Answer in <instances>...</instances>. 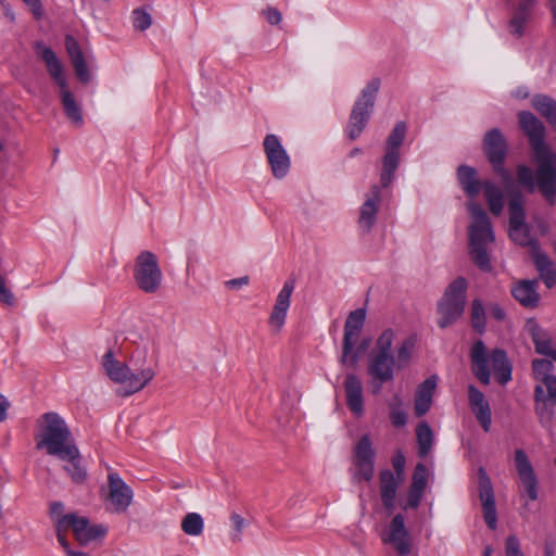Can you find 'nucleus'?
I'll use <instances>...</instances> for the list:
<instances>
[{
	"mask_svg": "<svg viewBox=\"0 0 556 556\" xmlns=\"http://www.w3.org/2000/svg\"><path fill=\"white\" fill-rule=\"evenodd\" d=\"M203 519L201 515L197 513L187 514L181 522V529L188 535H200L203 531Z\"/></svg>",
	"mask_w": 556,
	"mask_h": 556,
	"instance_id": "40",
	"label": "nucleus"
},
{
	"mask_svg": "<svg viewBox=\"0 0 556 556\" xmlns=\"http://www.w3.org/2000/svg\"><path fill=\"white\" fill-rule=\"evenodd\" d=\"M413 350L414 341L412 339H406L402 342L396 351V357H394L396 369L405 368L409 364Z\"/></svg>",
	"mask_w": 556,
	"mask_h": 556,
	"instance_id": "42",
	"label": "nucleus"
},
{
	"mask_svg": "<svg viewBox=\"0 0 556 556\" xmlns=\"http://www.w3.org/2000/svg\"><path fill=\"white\" fill-rule=\"evenodd\" d=\"M525 200L520 192L515 193L508 202L509 229L508 236L516 244L529 248L530 253L540 249L536 237L532 233V228L526 223Z\"/></svg>",
	"mask_w": 556,
	"mask_h": 556,
	"instance_id": "10",
	"label": "nucleus"
},
{
	"mask_svg": "<svg viewBox=\"0 0 556 556\" xmlns=\"http://www.w3.org/2000/svg\"><path fill=\"white\" fill-rule=\"evenodd\" d=\"M134 492L131 488L116 472L108 475V493L105 500L109 509L115 514H124L132 503Z\"/></svg>",
	"mask_w": 556,
	"mask_h": 556,
	"instance_id": "18",
	"label": "nucleus"
},
{
	"mask_svg": "<svg viewBox=\"0 0 556 556\" xmlns=\"http://www.w3.org/2000/svg\"><path fill=\"white\" fill-rule=\"evenodd\" d=\"M263 15L266 18V21L271 25H277L281 22V13L271 7L266 8L263 10Z\"/></svg>",
	"mask_w": 556,
	"mask_h": 556,
	"instance_id": "53",
	"label": "nucleus"
},
{
	"mask_svg": "<svg viewBox=\"0 0 556 556\" xmlns=\"http://www.w3.org/2000/svg\"><path fill=\"white\" fill-rule=\"evenodd\" d=\"M457 179L464 192L471 199L483 189V181L477 178V170L471 166L460 165L457 168Z\"/></svg>",
	"mask_w": 556,
	"mask_h": 556,
	"instance_id": "33",
	"label": "nucleus"
},
{
	"mask_svg": "<svg viewBox=\"0 0 556 556\" xmlns=\"http://www.w3.org/2000/svg\"><path fill=\"white\" fill-rule=\"evenodd\" d=\"M230 520L233 527V532H231L230 539L232 543H238L241 541V533L245 527V520L237 513L231 514Z\"/></svg>",
	"mask_w": 556,
	"mask_h": 556,
	"instance_id": "48",
	"label": "nucleus"
},
{
	"mask_svg": "<svg viewBox=\"0 0 556 556\" xmlns=\"http://www.w3.org/2000/svg\"><path fill=\"white\" fill-rule=\"evenodd\" d=\"M366 312L363 308H357L351 312L344 324V334L342 344L341 363L355 366L358 362V353H352L353 346L356 343L359 332L364 326Z\"/></svg>",
	"mask_w": 556,
	"mask_h": 556,
	"instance_id": "16",
	"label": "nucleus"
},
{
	"mask_svg": "<svg viewBox=\"0 0 556 556\" xmlns=\"http://www.w3.org/2000/svg\"><path fill=\"white\" fill-rule=\"evenodd\" d=\"M416 437L418 443V454L420 457H426L430 452L433 443V432L427 422H421L417 426Z\"/></svg>",
	"mask_w": 556,
	"mask_h": 556,
	"instance_id": "37",
	"label": "nucleus"
},
{
	"mask_svg": "<svg viewBox=\"0 0 556 556\" xmlns=\"http://www.w3.org/2000/svg\"><path fill=\"white\" fill-rule=\"evenodd\" d=\"M518 122L529 138L538 166L533 172L527 165H518L517 181L528 192L539 190L547 204L553 206L556 203V154L544 141L545 126L528 111L519 112Z\"/></svg>",
	"mask_w": 556,
	"mask_h": 556,
	"instance_id": "1",
	"label": "nucleus"
},
{
	"mask_svg": "<svg viewBox=\"0 0 556 556\" xmlns=\"http://www.w3.org/2000/svg\"><path fill=\"white\" fill-rule=\"evenodd\" d=\"M34 50L45 62L49 75L60 89V100L66 117L74 126L81 127L84 124L81 106L68 88L62 63L54 51L41 41L34 43Z\"/></svg>",
	"mask_w": 556,
	"mask_h": 556,
	"instance_id": "4",
	"label": "nucleus"
},
{
	"mask_svg": "<svg viewBox=\"0 0 556 556\" xmlns=\"http://www.w3.org/2000/svg\"><path fill=\"white\" fill-rule=\"evenodd\" d=\"M467 280L458 277L453 280L438 303V326L442 329L454 324L464 313L466 305Z\"/></svg>",
	"mask_w": 556,
	"mask_h": 556,
	"instance_id": "9",
	"label": "nucleus"
},
{
	"mask_svg": "<svg viewBox=\"0 0 556 556\" xmlns=\"http://www.w3.org/2000/svg\"><path fill=\"white\" fill-rule=\"evenodd\" d=\"M547 5L552 13L553 23L556 25V0H548Z\"/></svg>",
	"mask_w": 556,
	"mask_h": 556,
	"instance_id": "62",
	"label": "nucleus"
},
{
	"mask_svg": "<svg viewBox=\"0 0 556 556\" xmlns=\"http://www.w3.org/2000/svg\"><path fill=\"white\" fill-rule=\"evenodd\" d=\"M525 329L530 336L538 354L545 355L546 353H551L549 350L553 348V337L548 330L541 327L533 318L527 320Z\"/></svg>",
	"mask_w": 556,
	"mask_h": 556,
	"instance_id": "30",
	"label": "nucleus"
},
{
	"mask_svg": "<svg viewBox=\"0 0 556 556\" xmlns=\"http://www.w3.org/2000/svg\"><path fill=\"white\" fill-rule=\"evenodd\" d=\"M23 2L29 8L36 18L41 17L42 5L40 0H23Z\"/></svg>",
	"mask_w": 556,
	"mask_h": 556,
	"instance_id": "57",
	"label": "nucleus"
},
{
	"mask_svg": "<svg viewBox=\"0 0 556 556\" xmlns=\"http://www.w3.org/2000/svg\"><path fill=\"white\" fill-rule=\"evenodd\" d=\"M532 105L556 130V101L547 96L536 94L532 98Z\"/></svg>",
	"mask_w": 556,
	"mask_h": 556,
	"instance_id": "34",
	"label": "nucleus"
},
{
	"mask_svg": "<svg viewBox=\"0 0 556 556\" xmlns=\"http://www.w3.org/2000/svg\"><path fill=\"white\" fill-rule=\"evenodd\" d=\"M380 86V78L375 77L370 79L353 104L346 125V134L351 140L358 138L367 126L374 112Z\"/></svg>",
	"mask_w": 556,
	"mask_h": 556,
	"instance_id": "8",
	"label": "nucleus"
},
{
	"mask_svg": "<svg viewBox=\"0 0 556 556\" xmlns=\"http://www.w3.org/2000/svg\"><path fill=\"white\" fill-rule=\"evenodd\" d=\"M468 402L482 429L489 432L492 424L491 407L484 394L473 384L468 386Z\"/></svg>",
	"mask_w": 556,
	"mask_h": 556,
	"instance_id": "22",
	"label": "nucleus"
},
{
	"mask_svg": "<svg viewBox=\"0 0 556 556\" xmlns=\"http://www.w3.org/2000/svg\"><path fill=\"white\" fill-rule=\"evenodd\" d=\"M515 466L519 478V493L521 498L536 501L539 497V480L528 455L521 448L515 451Z\"/></svg>",
	"mask_w": 556,
	"mask_h": 556,
	"instance_id": "15",
	"label": "nucleus"
},
{
	"mask_svg": "<svg viewBox=\"0 0 556 556\" xmlns=\"http://www.w3.org/2000/svg\"><path fill=\"white\" fill-rule=\"evenodd\" d=\"M134 280L144 293H155L163 280L157 257L150 251H142L135 260Z\"/></svg>",
	"mask_w": 556,
	"mask_h": 556,
	"instance_id": "12",
	"label": "nucleus"
},
{
	"mask_svg": "<svg viewBox=\"0 0 556 556\" xmlns=\"http://www.w3.org/2000/svg\"><path fill=\"white\" fill-rule=\"evenodd\" d=\"M470 362L473 376L484 386L491 381L489 362L500 384L505 386L511 380L513 367L504 350L495 349L488 356L484 343L478 340L471 346Z\"/></svg>",
	"mask_w": 556,
	"mask_h": 556,
	"instance_id": "5",
	"label": "nucleus"
},
{
	"mask_svg": "<svg viewBox=\"0 0 556 556\" xmlns=\"http://www.w3.org/2000/svg\"><path fill=\"white\" fill-rule=\"evenodd\" d=\"M437 387V377L427 378L416 390L414 410L417 417L427 414L432 404V396Z\"/></svg>",
	"mask_w": 556,
	"mask_h": 556,
	"instance_id": "31",
	"label": "nucleus"
},
{
	"mask_svg": "<svg viewBox=\"0 0 556 556\" xmlns=\"http://www.w3.org/2000/svg\"><path fill=\"white\" fill-rule=\"evenodd\" d=\"M551 353H546L545 356H549L553 361L556 362V349H551L549 350Z\"/></svg>",
	"mask_w": 556,
	"mask_h": 556,
	"instance_id": "64",
	"label": "nucleus"
},
{
	"mask_svg": "<svg viewBox=\"0 0 556 556\" xmlns=\"http://www.w3.org/2000/svg\"><path fill=\"white\" fill-rule=\"evenodd\" d=\"M467 208L471 215V224L468 229L470 257L481 270L490 271L492 265L486 247L494 241L491 220L479 204L469 202Z\"/></svg>",
	"mask_w": 556,
	"mask_h": 556,
	"instance_id": "6",
	"label": "nucleus"
},
{
	"mask_svg": "<svg viewBox=\"0 0 556 556\" xmlns=\"http://www.w3.org/2000/svg\"><path fill=\"white\" fill-rule=\"evenodd\" d=\"M545 390V399L556 403V376L547 378L546 381L540 383Z\"/></svg>",
	"mask_w": 556,
	"mask_h": 556,
	"instance_id": "52",
	"label": "nucleus"
},
{
	"mask_svg": "<svg viewBox=\"0 0 556 556\" xmlns=\"http://www.w3.org/2000/svg\"><path fill=\"white\" fill-rule=\"evenodd\" d=\"M513 298L523 307L535 308L540 303L538 280H518L511 287Z\"/></svg>",
	"mask_w": 556,
	"mask_h": 556,
	"instance_id": "23",
	"label": "nucleus"
},
{
	"mask_svg": "<svg viewBox=\"0 0 556 556\" xmlns=\"http://www.w3.org/2000/svg\"><path fill=\"white\" fill-rule=\"evenodd\" d=\"M427 485V468L424 464H417L413 475V482L410 486L425 492Z\"/></svg>",
	"mask_w": 556,
	"mask_h": 556,
	"instance_id": "47",
	"label": "nucleus"
},
{
	"mask_svg": "<svg viewBox=\"0 0 556 556\" xmlns=\"http://www.w3.org/2000/svg\"><path fill=\"white\" fill-rule=\"evenodd\" d=\"M505 554L506 556H523L520 548V542L517 536L510 535L506 539Z\"/></svg>",
	"mask_w": 556,
	"mask_h": 556,
	"instance_id": "50",
	"label": "nucleus"
},
{
	"mask_svg": "<svg viewBox=\"0 0 556 556\" xmlns=\"http://www.w3.org/2000/svg\"><path fill=\"white\" fill-rule=\"evenodd\" d=\"M479 475V498L482 504L483 518L491 530H495L497 526V514L495 508L494 491L490 477L484 468L480 467Z\"/></svg>",
	"mask_w": 556,
	"mask_h": 556,
	"instance_id": "20",
	"label": "nucleus"
},
{
	"mask_svg": "<svg viewBox=\"0 0 556 556\" xmlns=\"http://www.w3.org/2000/svg\"><path fill=\"white\" fill-rule=\"evenodd\" d=\"M10 403L7 397L0 394V422L5 420L7 418V409L9 408Z\"/></svg>",
	"mask_w": 556,
	"mask_h": 556,
	"instance_id": "60",
	"label": "nucleus"
},
{
	"mask_svg": "<svg viewBox=\"0 0 556 556\" xmlns=\"http://www.w3.org/2000/svg\"><path fill=\"white\" fill-rule=\"evenodd\" d=\"M73 452L70 454L63 453L58 456L59 459L65 462L63 469L70 476L71 480L76 484H83L86 482L88 472L86 467L83 465L80 452L76 446L73 447Z\"/></svg>",
	"mask_w": 556,
	"mask_h": 556,
	"instance_id": "29",
	"label": "nucleus"
},
{
	"mask_svg": "<svg viewBox=\"0 0 556 556\" xmlns=\"http://www.w3.org/2000/svg\"><path fill=\"white\" fill-rule=\"evenodd\" d=\"M64 549H65V552H66L67 556H87V554H86V553H84V552H74V551H71V549H70V546H68L67 548H64Z\"/></svg>",
	"mask_w": 556,
	"mask_h": 556,
	"instance_id": "63",
	"label": "nucleus"
},
{
	"mask_svg": "<svg viewBox=\"0 0 556 556\" xmlns=\"http://www.w3.org/2000/svg\"><path fill=\"white\" fill-rule=\"evenodd\" d=\"M0 5L3 10L5 17L12 23L15 22V14L11 5L5 0H0Z\"/></svg>",
	"mask_w": 556,
	"mask_h": 556,
	"instance_id": "59",
	"label": "nucleus"
},
{
	"mask_svg": "<svg viewBox=\"0 0 556 556\" xmlns=\"http://www.w3.org/2000/svg\"><path fill=\"white\" fill-rule=\"evenodd\" d=\"M70 529L73 530L75 539L81 545L100 539L106 533L104 526L91 525L86 517H78L76 514H67L61 517L56 522V536L63 548H67L70 545L65 538V533Z\"/></svg>",
	"mask_w": 556,
	"mask_h": 556,
	"instance_id": "11",
	"label": "nucleus"
},
{
	"mask_svg": "<svg viewBox=\"0 0 556 556\" xmlns=\"http://www.w3.org/2000/svg\"><path fill=\"white\" fill-rule=\"evenodd\" d=\"M152 24L151 15L142 10V9H136L132 12V25L138 30H146L148 29Z\"/></svg>",
	"mask_w": 556,
	"mask_h": 556,
	"instance_id": "46",
	"label": "nucleus"
},
{
	"mask_svg": "<svg viewBox=\"0 0 556 556\" xmlns=\"http://www.w3.org/2000/svg\"><path fill=\"white\" fill-rule=\"evenodd\" d=\"M422 495H424V492L418 490V489H415L413 486H409V491H408V496H407V502L406 504L403 506L404 509H408V508H417L421 502V498H422Z\"/></svg>",
	"mask_w": 556,
	"mask_h": 556,
	"instance_id": "51",
	"label": "nucleus"
},
{
	"mask_svg": "<svg viewBox=\"0 0 556 556\" xmlns=\"http://www.w3.org/2000/svg\"><path fill=\"white\" fill-rule=\"evenodd\" d=\"M489 314L492 318H494L497 321H503L506 317L505 309L496 303L491 304L489 306Z\"/></svg>",
	"mask_w": 556,
	"mask_h": 556,
	"instance_id": "55",
	"label": "nucleus"
},
{
	"mask_svg": "<svg viewBox=\"0 0 556 556\" xmlns=\"http://www.w3.org/2000/svg\"><path fill=\"white\" fill-rule=\"evenodd\" d=\"M470 315L473 329L482 333L485 330V311L480 300L472 301Z\"/></svg>",
	"mask_w": 556,
	"mask_h": 556,
	"instance_id": "41",
	"label": "nucleus"
},
{
	"mask_svg": "<svg viewBox=\"0 0 556 556\" xmlns=\"http://www.w3.org/2000/svg\"><path fill=\"white\" fill-rule=\"evenodd\" d=\"M406 124L404 122H399L395 124L391 134L387 139L386 151L400 153L399 149L403 144L405 135H406Z\"/></svg>",
	"mask_w": 556,
	"mask_h": 556,
	"instance_id": "38",
	"label": "nucleus"
},
{
	"mask_svg": "<svg viewBox=\"0 0 556 556\" xmlns=\"http://www.w3.org/2000/svg\"><path fill=\"white\" fill-rule=\"evenodd\" d=\"M529 18H530V14L517 9L509 22L510 34L514 36H517V37L522 36L523 26L529 21Z\"/></svg>",
	"mask_w": 556,
	"mask_h": 556,
	"instance_id": "45",
	"label": "nucleus"
},
{
	"mask_svg": "<svg viewBox=\"0 0 556 556\" xmlns=\"http://www.w3.org/2000/svg\"><path fill=\"white\" fill-rule=\"evenodd\" d=\"M392 465L394 467V470H395V477L402 479L403 477V472H404V467H405V457L403 454L401 453H397L393 459H392Z\"/></svg>",
	"mask_w": 556,
	"mask_h": 556,
	"instance_id": "54",
	"label": "nucleus"
},
{
	"mask_svg": "<svg viewBox=\"0 0 556 556\" xmlns=\"http://www.w3.org/2000/svg\"><path fill=\"white\" fill-rule=\"evenodd\" d=\"M534 412L539 419L540 425L551 430L554 422L556 403L545 399V390L541 384H536L534 388Z\"/></svg>",
	"mask_w": 556,
	"mask_h": 556,
	"instance_id": "25",
	"label": "nucleus"
},
{
	"mask_svg": "<svg viewBox=\"0 0 556 556\" xmlns=\"http://www.w3.org/2000/svg\"><path fill=\"white\" fill-rule=\"evenodd\" d=\"M554 370V364L549 359L540 358L532 362V374L533 378L540 383L547 380V378L554 377L552 375Z\"/></svg>",
	"mask_w": 556,
	"mask_h": 556,
	"instance_id": "39",
	"label": "nucleus"
},
{
	"mask_svg": "<svg viewBox=\"0 0 556 556\" xmlns=\"http://www.w3.org/2000/svg\"><path fill=\"white\" fill-rule=\"evenodd\" d=\"M63 511H64V505L62 502H52L50 504L49 513H50L51 518L55 519V523L58 522V520L61 517L65 516V515H63Z\"/></svg>",
	"mask_w": 556,
	"mask_h": 556,
	"instance_id": "56",
	"label": "nucleus"
},
{
	"mask_svg": "<svg viewBox=\"0 0 556 556\" xmlns=\"http://www.w3.org/2000/svg\"><path fill=\"white\" fill-rule=\"evenodd\" d=\"M344 389L348 407L354 415L361 416L364 412L362 381L355 375L350 374L345 378Z\"/></svg>",
	"mask_w": 556,
	"mask_h": 556,
	"instance_id": "28",
	"label": "nucleus"
},
{
	"mask_svg": "<svg viewBox=\"0 0 556 556\" xmlns=\"http://www.w3.org/2000/svg\"><path fill=\"white\" fill-rule=\"evenodd\" d=\"M379 479L382 504L391 513L395 508L396 492L402 479L395 477L390 469L381 470Z\"/></svg>",
	"mask_w": 556,
	"mask_h": 556,
	"instance_id": "27",
	"label": "nucleus"
},
{
	"mask_svg": "<svg viewBox=\"0 0 556 556\" xmlns=\"http://www.w3.org/2000/svg\"><path fill=\"white\" fill-rule=\"evenodd\" d=\"M375 450L368 434H364L355 444L351 457V477L354 484L369 482L375 475Z\"/></svg>",
	"mask_w": 556,
	"mask_h": 556,
	"instance_id": "13",
	"label": "nucleus"
},
{
	"mask_svg": "<svg viewBox=\"0 0 556 556\" xmlns=\"http://www.w3.org/2000/svg\"><path fill=\"white\" fill-rule=\"evenodd\" d=\"M384 544L394 547L400 556H407L412 552L410 533L405 526V518L402 514H396L389 523L388 530L381 536Z\"/></svg>",
	"mask_w": 556,
	"mask_h": 556,
	"instance_id": "19",
	"label": "nucleus"
},
{
	"mask_svg": "<svg viewBox=\"0 0 556 556\" xmlns=\"http://www.w3.org/2000/svg\"><path fill=\"white\" fill-rule=\"evenodd\" d=\"M34 440L37 450L55 457L72 453L76 446L70 427L55 412L45 413L36 420Z\"/></svg>",
	"mask_w": 556,
	"mask_h": 556,
	"instance_id": "2",
	"label": "nucleus"
},
{
	"mask_svg": "<svg viewBox=\"0 0 556 556\" xmlns=\"http://www.w3.org/2000/svg\"><path fill=\"white\" fill-rule=\"evenodd\" d=\"M380 202V188L372 186L366 194V200L361 206L358 225L365 232H369L376 223L378 204Z\"/></svg>",
	"mask_w": 556,
	"mask_h": 556,
	"instance_id": "24",
	"label": "nucleus"
},
{
	"mask_svg": "<svg viewBox=\"0 0 556 556\" xmlns=\"http://www.w3.org/2000/svg\"><path fill=\"white\" fill-rule=\"evenodd\" d=\"M393 339L394 332L391 329L384 330L368 355L367 372L372 379L374 394L381 391L383 383L394 379L396 365L392 354Z\"/></svg>",
	"mask_w": 556,
	"mask_h": 556,
	"instance_id": "7",
	"label": "nucleus"
},
{
	"mask_svg": "<svg viewBox=\"0 0 556 556\" xmlns=\"http://www.w3.org/2000/svg\"><path fill=\"white\" fill-rule=\"evenodd\" d=\"M263 149L273 176L276 179L285 178L290 170L291 160L279 138L274 134L266 135Z\"/></svg>",
	"mask_w": 556,
	"mask_h": 556,
	"instance_id": "17",
	"label": "nucleus"
},
{
	"mask_svg": "<svg viewBox=\"0 0 556 556\" xmlns=\"http://www.w3.org/2000/svg\"><path fill=\"white\" fill-rule=\"evenodd\" d=\"M534 3V0H522L517 9L528 14H531V9L533 8Z\"/></svg>",
	"mask_w": 556,
	"mask_h": 556,
	"instance_id": "61",
	"label": "nucleus"
},
{
	"mask_svg": "<svg viewBox=\"0 0 556 556\" xmlns=\"http://www.w3.org/2000/svg\"><path fill=\"white\" fill-rule=\"evenodd\" d=\"M529 18H530V14L517 9L509 22L510 34L514 36H517V37L522 36L523 26L529 21Z\"/></svg>",
	"mask_w": 556,
	"mask_h": 556,
	"instance_id": "44",
	"label": "nucleus"
},
{
	"mask_svg": "<svg viewBox=\"0 0 556 556\" xmlns=\"http://www.w3.org/2000/svg\"><path fill=\"white\" fill-rule=\"evenodd\" d=\"M0 303L13 306L15 304V298L12 291L7 287L5 279L0 274Z\"/></svg>",
	"mask_w": 556,
	"mask_h": 556,
	"instance_id": "49",
	"label": "nucleus"
},
{
	"mask_svg": "<svg viewBox=\"0 0 556 556\" xmlns=\"http://www.w3.org/2000/svg\"><path fill=\"white\" fill-rule=\"evenodd\" d=\"M249 283V277L243 276L240 278L230 279L226 282V286L231 289H239Z\"/></svg>",
	"mask_w": 556,
	"mask_h": 556,
	"instance_id": "58",
	"label": "nucleus"
},
{
	"mask_svg": "<svg viewBox=\"0 0 556 556\" xmlns=\"http://www.w3.org/2000/svg\"><path fill=\"white\" fill-rule=\"evenodd\" d=\"M402 405V400L399 395H394L392 401L389 404L391 409L390 419L394 427L401 428L406 425V414L400 408Z\"/></svg>",
	"mask_w": 556,
	"mask_h": 556,
	"instance_id": "43",
	"label": "nucleus"
},
{
	"mask_svg": "<svg viewBox=\"0 0 556 556\" xmlns=\"http://www.w3.org/2000/svg\"><path fill=\"white\" fill-rule=\"evenodd\" d=\"M295 288V281L294 279H288L285 281L282 289L279 291L275 305L273 307V311L269 315L268 323L270 327L276 331L279 332L285 323L287 317V312L290 307V299L293 293V290Z\"/></svg>",
	"mask_w": 556,
	"mask_h": 556,
	"instance_id": "21",
	"label": "nucleus"
},
{
	"mask_svg": "<svg viewBox=\"0 0 556 556\" xmlns=\"http://www.w3.org/2000/svg\"><path fill=\"white\" fill-rule=\"evenodd\" d=\"M65 48L78 80L83 84L89 83L91 74L87 67L83 51L73 36L67 35L65 37Z\"/></svg>",
	"mask_w": 556,
	"mask_h": 556,
	"instance_id": "26",
	"label": "nucleus"
},
{
	"mask_svg": "<svg viewBox=\"0 0 556 556\" xmlns=\"http://www.w3.org/2000/svg\"><path fill=\"white\" fill-rule=\"evenodd\" d=\"M483 191L492 214L500 215L504 207L503 191L492 181H483Z\"/></svg>",
	"mask_w": 556,
	"mask_h": 556,
	"instance_id": "35",
	"label": "nucleus"
},
{
	"mask_svg": "<svg viewBox=\"0 0 556 556\" xmlns=\"http://www.w3.org/2000/svg\"><path fill=\"white\" fill-rule=\"evenodd\" d=\"M400 165V153L387 152L382 159V170L380 175V182L383 188H387L393 181L394 173Z\"/></svg>",
	"mask_w": 556,
	"mask_h": 556,
	"instance_id": "36",
	"label": "nucleus"
},
{
	"mask_svg": "<svg viewBox=\"0 0 556 556\" xmlns=\"http://www.w3.org/2000/svg\"><path fill=\"white\" fill-rule=\"evenodd\" d=\"M536 270L539 271L540 278L544 281L545 286L551 289L555 285L556 280V266L554 262L541 251L535 250L531 253Z\"/></svg>",
	"mask_w": 556,
	"mask_h": 556,
	"instance_id": "32",
	"label": "nucleus"
},
{
	"mask_svg": "<svg viewBox=\"0 0 556 556\" xmlns=\"http://www.w3.org/2000/svg\"><path fill=\"white\" fill-rule=\"evenodd\" d=\"M483 151L503 182L507 186L510 185L513 181L511 175L504 167L507 142L498 128H492L484 135Z\"/></svg>",
	"mask_w": 556,
	"mask_h": 556,
	"instance_id": "14",
	"label": "nucleus"
},
{
	"mask_svg": "<svg viewBox=\"0 0 556 556\" xmlns=\"http://www.w3.org/2000/svg\"><path fill=\"white\" fill-rule=\"evenodd\" d=\"M147 357L146 350L137 351L130 358V363L135 366L132 371L126 364L114 358L112 351H108L103 355L102 365L108 376L115 382L124 383L126 390L118 391L123 396H127L142 390L155 376L152 367L140 368Z\"/></svg>",
	"mask_w": 556,
	"mask_h": 556,
	"instance_id": "3",
	"label": "nucleus"
}]
</instances>
